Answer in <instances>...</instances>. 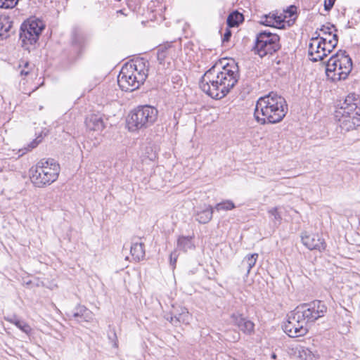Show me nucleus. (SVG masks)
Instances as JSON below:
<instances>
[{
	"label": "nucleus",
	"mask_w": 360,
	"mask_h": 360,
	"mask_svg": "<svg viewBox=\"0 0 360 360\" xmlns=\"http://www.w3.org/2000/svg\"><path fill=\"white\" fill-rule=\"evenodd\" d=\"M238 79V67L234 62L220 67L216 63L204 73L199 86L211 98L221 99L234 87Z\"/></svg>",
	"instance_id": "nucleus-1"
},
{
	"label": "nucleus",
	"mask_w": 360,
	"mask_h": 360,
	"mask_svg": "<svg viewBox=\"0 0 360 360\" xmlns=\"http://www.w3.org/2000/svg\"><path fill=\"white\" fill-rule=\"evenodd\" d=\"M288 110L285 99L274 92L260 97L256 103L254 116L260 124L281 122Z\"/></svg>",
	"instance_id": "nucleus-2"
},
{
	"label": "nucleus",
	"mask_w": 360,
	"mask_h": 360,
	"mask_svg": "<svg viewBox=\"0 0 360 360\" xmlns=\"http://www.w3.org/2000/svg\"><path fill=\"white\" fill-rule=\"evenodd\" d=\"M148 61L143 58L123 66L117 77V83L122 90L133 91L137 89L148 77Z\"/></svg>",
	"instance_id": "nucleus-3"
},
{
	"label": "nucleus",
	"mask_w": 360,
	"mask_h": 360,
	"mask_svg": "<svg viewBox=\"0 0 360 360\" xmlns=\"http://www.w3.org/2000/svg\"><path fill=\"white\" fill-rule=\"evenodd\" d=\"M335 118L342 130L349 131L360 126V99L349 94L335 111Z\"/></svg>",
	"instance_id": "nucleus-4"
},
{
	"label": "nucleus",
	"mask_w": 360,
	"mask_h": 360,
	"mask_svg": "<svg viewBox=\"0 0 360 360\" xmlns=\"http://www.w3.org/2000/svg\"><path fill=\"white\" fill-rule=\"evenodd\" d=\"M60 170V165L54 159H42L30 169L31 181L39 188L51 185L57 180Z\"/></svg>",
	"instance_id": "nucleus-5"
},
{
	"label": "nucleus",
	"mask_w": 360,
	"mask_h": 360,
	"mask_svg": "<svg viewBox=\"0 0 360 360\" xmlns=\"http://www.w3.org/2000/svg\"><path fill=\"white\" fill-rule=\"evenodd\" d=\"M352 69V58L345 51H339L328 60L326 73L328 79L337 82L347 78Z\"/></svg>",
	"instance_id": "nucleus-6"
},
{
	"label": "nucleus",
	"mask_w": 360,
	"mask_h": 360,
	"mask_svg": "<svg viewBox=\"0 0 360 360\" xmlns=\"http://www.w3.org/2000/svg\"><path fill=\"white\" fill-rule=\"evenodd\" d=\"M158 110L151 105H140L129 114L127 119L128 129L131 131L146 129L156 121Z\"/></svg>",
	"instance_id": "nucleus-7"
},
{
	"label": "nucleus",
	"mask_w": 360,
	"mask_h": 360,
	"mask_svg": "<svg viewBox=\"0 0 360 360\" xmlns=\"http://www.w3.org/2000/svg\"><path fill=\"white\" fill-rule=\"evenodd\" d=\"M281 47L280 37L277 34L265 30L257 34L253 49L255 53L263 58L266 55L274 54Z\"/></svg>",
	"instance_id": "nucleus-8"
},
{
	"label": "nucleus",
	"mask_w": 360,
	"mask_h": 360,
	"mask_svg": "<svg viewBox=\"0 0 360 360\" xmlns=\"http://www.w3.org/2000/svg\"><path fill=\"white\" fill-rule=\"evenodd\" d=\"M283 329L290 338L304 336L308 332V322L297 307L288 314Z\"/></svg>",
	"instance_id": "nucleus-9"
},
{
	"label": "nucleus",
	"mask_w": 360,
	"mask_h": 360,
	"mask_svg": "<svg viewBox=\"0 0 360 360\" xmlns=\"http://www.w3.org/2000/svg\"><path fill=\"white\" fill-rule=\"evenodd\" d=\"M44 29V24L39 19L30 18L25 21L21 25L19 34L20 39L22 41V46L29 50V46L37 43Z\"/></svg>",
	"instance_id": "nucleus-10"
},
{
	"label": "nucleus",
	"mask_w": 360,
	"mask_h": 360,
	"mask_svg": "<svg viewBox=\"0 0 360 360\" xmlns=\"http://www.w3.org/2000/svg\"><path fill=\"white\" fill-rule=\"evenodd\" d=\"M301 313L309 323H313L319 318L325 316L327 311V307L321 300H314L309 303H304L297 307Z\"/></svg>",
	"instance_id": "nucleus-11"
},
{
	"label": "nucleus",
	"mask_w": 360,
	"mask_h": 360,
	"mask_svg": "<svg viewBox=\"0 0 360 360\" xmlns=\"http://www.w3.org/2000/svg\"><path fill=\"white\" fill-rule=\"evenodd\" d=\"M177 57L176 49L171 43L161 45L157 51V58L160 64L168 68L172 60Z\"/></svg>",
	"instance_id": "nucleus-12"
},
{
	"label": "nucleus",
	"mask_w": 360,
	"mask_h": 360,
	"mask_svg": "<svg viewBox=\"0 0 360 360\" xmlns=\"http://www.w3.org/2000/svg\"><path fill=\"white\" fill-rule=\"evenodd\" d=\"M86 37L79 27H74L71 32V46L77 57H80L86 45Z\"/></svg>",
	"instance_id": "nucleus-13"
},
{
	"label": "nucleus",
	"mask_w": 360,
	"mask_h": 360,
	"mask_svg": "<svg viewBox=\"0 0 360 360\" xmlns=\"http://www.w3.org/2000/svg\"><path fill=\"white\" fill-rule=\"evenodd\" d=\"M318 37L312 38V41L309 45V56L311 57L310 59L314 62L322 60L327 56L326 49L323 47V43L321 40L318 41Z\"/></svg>",
	"instance_id": "nucleus-14"
},
{
	"label": "nucleus",
	"mask_w": 360,
	"mask_h": 360,
	"mask_svg": "<svg viewBox=\"0 0 360 360\" xmlns=\"http://www.w3.org/2000/svg\"><path fill=\"white\" fill-rule=\"evenodd\" d=\"M302 241L303 245L311 250H317L321 252L326 247L325 240L316 234H307L304 233L302 236Z\"/></svg>",
	"instance_id": "nucleus-15"
},
{
	"label": "nucleus",
	"mask_w": 360,
	"mask_h": 360,
	"mask_svg": "<svg viewBox=\"0 0 360 360\" xmlns=\"http://www.w3.org/2000/svg\"><path fill=\"white\" fill-rule=\"evenodd\" d=\"M231 318L234 325H236L243 333L246 335H252L254 333V323L243 316V314L233 313L231 314Z\"/></svg>",
	"instance_id": "nucleus-16"
},
{
	"label": "nucleus",
	"mask_w": 360,
	"mask_h": 360,
	"mask_svg": "<svg viewBox=\"0 0 360 360\" xmlns=\"http://www.w3.org/2000/svg\"><path fill=\"white\" fill-rule=\"evenodd\" d=\"M104 115L101 114H91L85 119L86 129L90 131H102L105 127Z\"/></svg>",
	"instance_id": "nucleus-17"
},
{
	"label": "nucleus",
	"mask_w": 360,
	"mask_h": 360,
	"mask_svg": "<svg viewBox=\"0 0 360 360\" xmlns=\"http://www.w3.org/2000/svg\"><path fill=\"white\" fill-rule=\"evenodd\" d=\"M14 32L13 21L8 15L0 16V40L6 39Z\"/></svg>",
	"instance_id": "nucleus-18"
},
{
	"label": "nucleus",
	"mask_w": 360,
	"mask_h": 360,
	"mask_svg": "<svg viewBox=\"0 0 360 360\" xmlns=\"http://www.w3.org/2000/svg\"><path fill=\"white\" fill-rule=\"evenodd\" d=\"M78 321L89 322L93 319V313L83 305H78L70 315Z\"/></svg>",
	"instance_id": "nucleus-19"
},
{
	"label": "nucleus",
	"mask_w": 360,
	"mask_h": 360,
	"mask_svg": "<svg viewBox=\"0 0 360 360\" xmlns=\"http://www.w3.org/2000/svg\"><path fill=\"white\" fill-rule=\"evenodd\" d=\"M130 252L136 262H139L145 257L144 244L143 243H133L130 247Z\"/></svg>",
	"instance_id": "nucleus-20"
},
{
	"label": "nucleus",
	"mask_w": 360,
	"mask_h": 360,
	"mask_svg": "<svg viewBox=\"0 0 360 360\" xmlns=\"http://www.w3.org/2000/svg\"><path fill=\"white\" fill-rule=\"evenodd\" d=\"M212 214L213 208L208 205L205 209L196 212L195 220L200 224H207L212 219Z\"/></svg>",
	"instance_id": "nucleus-21"
},
{
	"label": "nucleus",
	"mask_w": 360,
	"mask_h": 360,
	"mask_svg": "<svg viewBox=\"0 0 360 360\" xmlns=\"http://www.w3.org/2000/svg\"><path fill=\"white\" fill-rule=\"evenodd\" d=\"M243 20V15L238 11H235L229 15L226 22L229 27H234L238 26Z\"/></svg>",
	"instance_id": "nucleus-22"
},
{
	"label": "nucleus",
	"mask_w": 360,
	"mask_h": 360,
	"mask_svg": "<svg viewBox=\"0 0 360 360\" xmlns=\"http://www.w3.org/2000/svg\"><path fill=\"white\" fill-rule=\"evenodd\" d=\"M258 258V254L254 253L247 255L242 261V267L247 269V273L249 274L251 269L255 265Z\"/></svg>",
	"instance_id": "nucleus-23"
},
{
	"label": "nucleus",
	"mask_w": 360,
	"mask_h": 360,
	"mask_svg": "<svg viewBox=\"0 0 360 360\" xmlns=\"http://www.w3.org/2000/svg\"><path fill=\"white\" fill-rule=\"evenodd\" d=\"M189 312L186 308H181L179 312L175 311V319L174 321L179 326L181 323H188L189 322Z\"/></svg>",
	"instance_id": "nucleus-24"
},
{
	"label": "nucleus",
	"mask_w": 360,
	"mask_h": 360,
	"mask_svg": "<svg viewBox=\"0 0 360 360\" xmlns=\"http://www.w3.org/2000/svg\"><path fill=\"white\" fill-rule=\"evenodd\" d=\"M177 247L184 252L187 251L188 249H191L193 248L191 238L186 236L179 237L177 240Z\"/></svg>",
	"instance_id": "nucleus-25"
},
{
	"label": "nucleus",
	"mask_w": 360,
	"mask_h": 360,
	"mask_svg": "<svg viewBox=\"0 0 360 360\" xmlns=\"http://www.w3.org/2000/svg\"><path fill=\"white\" fill-rule=\"evenodd\" d=\"M276 22V21L275 20V13H270L269 14L264 15L263 16H262L259 23L265 26L275 27Z\"/></svg>",
	"instance_id": "nucleus-26"
},
{
	"label": "nucleus",
	"mask_w": 360,
	"mask_h": 360,
	"mask_svg": "<svg viewBox=\"0 0 360 360\" xmlns=\"http://www.w3.org/2000/svg\"><path fill=\"white\" fill-rule=\"evenodd\" d=\"M235 207L236 206L231 200H226L217 203L214 207V210L218 212L221 210L229 211L234 209Z\"/></svg>",
	"instance_id": "nucleus-27"
},
{
	"label": "nucleus",
	"mask_w": 360,
	"mask_h": 360,
	"mask_svg": "<svg viewBox=\"0 0 360 360\" xmlns=\"http://www.w3.org/2000/svg\"><path fill=\"white\" fill-rule=\"evenodd\" d=\"M108 338L109 340L112 343V346L116 348L118 347L117 337L115 330L114 328H109V330L108 332Z\"/></svg>",
	"instance_id": "nucleus-28"
},
{
	"label": "nucleus",
	"mask_w": 360,
	"mask_h": 360,
	"mask_svg": "<svg viewBox=\"0 0 360 360\" xmlns=\"http://www.w3.org/2000/svg\"><path fill=\"white\" fill-rule=\"evenodd\" d=\"M15 326L27 335L30 334L32 330L31 327L26 322L21 320L15 323Z\"/></svg>",
	"instance_id": "nucleus-29"
},
{
	"label": "nucleus",
	"mask_w": 360,
	"mask_h": 360,
	"mask_svg": "<svg viewBox=\"0 0 360 360\" xmlns=\"http://www.w3.org/2000/svg\"><path fill=\"white\" fill-rule=\"evenodd\" d=\"M268 212L271 216H272L274 217L273 220L274 221L275 224L276 223V221H278V223L280 224L282 218H281L280 213L278 212L277 207H273V208L270 209L268 211Z\"/></svg>",
	"instance_id": "nucleus-30"
},
{
	"label": "nucleus",
	"mask_w": 360,
	"mask_h": 360,
	"mask_svg": "<svg viewBox=\"0 0 360 360\" xmlns=\"http://www.w3.org/2000/svg\"><path fill=\"white\" fill-rule=\"evenodd\" d=\"M319 39L321 41V42L323 43V44L326 45V44L330 43V41H338V37L336 34H331L330 37L328 36H322L319 37Z\"/></svg>",
	"instance_id": "nucleus-31"
},
{
	"label": "nucleus",
	"mask_w": 360,
	"mask_h": 360,
	"mask_svg": "<svg viewBox=\"0 0 360 360\" xmlns=\"http://www.w3.org/2000/svg\"><path fill=\"white\" fill-rule=\"evenodd\" d=\"M331 28H335V26L333 25L330 26L323 25L320 30L323 32V36L330 37L332 34Z\"/></svg>",
	"instance_id": "nucleus-32"
},
{
	"label": "nucleus",
	"mask_w": 360,
	"mask_h": 360,
	"mask_svg": "<svg viewBox=\"0 0 360 360\" xmlns=\"http://www.w3.org/2000/svg\"><path fill=\"white\" fill-rule=\"evenodd\" d=\"M31 69L30 63L25 62L22 69L20 71V75L21 76H27L30 74Z\"/></svg>",
	"instance_id": "nucleus-33"
},
{
	"label": "nucleus",
	"mask_w": 360,
	"mask_h": 360,
	"mask_svg": "<svg viewBox=\"0 0 360 360\" xmlns=\"http://www.w3.org/2000/svg\"><path fill=\"white\" fill-rule=\"evenodd\" d=\"M338 44V41H330V43L329 44H326V45L323 44V47L325 48L326 49V53H327V55L328 53H330L334 49L335 47L337 46Z\"/></svg>",
	"instance_id": "nucleus-34"
},
{
	"label": "nucleus",
	"mask_w": 360,
	"mask_h": 360,
	"mask_svg": "<svg viewBox=\"0 0 360 360\" xmlns=\"http://www.w3.org/2000/svg\"><path fill=\"white\" fill-rule=\"evenodd\" d=\"M42 141V136L40 135L38 137H37L34 140H33L30 144H29V149H33L36 148L38 144Z\"/></svg>",
	"instance_id": "nucleus-35"
},
{
	"label": "nucleus",
	"mask_w": 360,
	"mask_h": 360,
	"mask_svg": "<svg viewBox=\"0 0 360 360\" xmlns=\"http://www.w3.org/2000/svg\"><path fill=\"white\" fill-rule=\"evenodd\" d=\"M177 255L176 253V252H173L170 254V257H169V263H170V265L172 266L173 269L175 268L176 266V261H177Z\"/></svg>",
	"instance_id": "nucleus-36"
},
{
	"label": "nucleus",
	"mask_w": 360,
	"mask_h": 360,
	"mask_svg": "<svg viewBox=\"0 0 360 360\" xmlns=\"http://www.w3.org/2000/svg\"><path fill=\"white\" fill-rule=\"evenodd\" d=\"M335 0H325L324 9L326 11H330L335 4Z\"/></svg>",
	"instance_id": "nucleus-37"
},
{
	"label": "nucleus",
	"mask_w": 360,
	"mask_h": 360,
	"mask_svg": "<svg viewBox=\"0 0 360 360\" xmlns=\"http://www.w3.org/2000/svg\"><path fill=\"white\" fill-rule=\"evenodd\" d=\"M296 10L295 6H290L287 8L285 13L288 14V17L292 18L296 14Z\"/></svg>",
	"instance_id": "nucleus-38"
},
{
	"label": "nucleus",
	"mask_w": 360,
	"mask_h": 360,
	"mask_svg": "<svg viewBox=\"0 0 360 360\" xmlns=\"http://www.w3.org/2000/svg\"><path fill=\"white\" fill-rule=\"evenodd\" d=\"M166 319L168 321H169L172 325L177 326L176 323H175V321H174V320L175 319V311H172L170 313V314L167 315Z\"/></svg>",
	"instance_id": "nucleus-39"
},
{
	"label": "nucleus",
	"mask_w": 360,
	"mask_h": 360,
	"mask_svg": "<svg viewBox=\"0 0 360 360\" xmlns=\"http://www.w3.org/2000/svg\"><path fill=\"white\" fill-rule=\"evenodd\" d=\"M275 20L276 21L275 22V27H278L284 22V18H283V16L281 15H278L275 14Z\"/></svg>",
	"instance_id": "nucleus-40"
},
{
	"label": "nucleus",
	"mask_w": 360,
	"mask_h": 360,
	"mask_svg": "<svg viewBox=\"0 0 360 360\" xmlns=\"http://www.w3.org/2000/svg\"><path fill=\"white\" fill-rule=\"evenodd\" d=\"M231 37V32L229 29H226L225 33L224 34V36L222 38V41L228 42L230 40Z\"/></svg>",
	"instance_id": "nucleus-41"
},
{
	"label": "nucleus",
	"mask_w": 360,
	"mask_h": 360,
	"mask_svg": "<svg viewBox=\"0 0 360 360\" xmlns=\"http://www.w3.org/2000/svg\"><path fill=\"white\" fill-rule=\"evenodd\" d=\"M6 320L8 321H9L10 323L14 324L15 326V323H17L20 321V319H18L15 316L11 317V318H8Z\"/></svg>",
	"instance_id": "nucleus-42"
},
{
	"label": "nucleus",
	"mask_w": 360,
	"mask_h": 360,
	"mask_svg": "<svg viewBox=\"0 0 360 360\" xmlns=\"http://www.w3.org/2000/svg\"><path fill=\"white\" fill-rule=\"evenodd\" d=\"M6 320L8 321H9L10 323L14 324L15 326V323H17L20 321V319H18L15 316L11 317V318H8Z\"/></svg>",
	"instance_id": "nucleus-43"
},
{
	"label": "nucleus",
	"mask_w": 360,
	"mask_h": 360,
	"mask_svg": "<svg viewBox=\"0 0 360 360\" xmlns=\"http://www.w3.org/2000/svg\"><path fill=\"white\" fill-rule=\"evenodd\" d=\"M6 1H7V0H0V3H1V4L0 5V7L9 8L11 6V5L9 4L6 3Z\"/></svg>",
	"instance_id": "nucleus-44"
},
{
	"label": "nucleus",
	"mask_w": 360,
	"mask_h": 360,
	"mask_svg": "<svg viewBox=\"0 0 360 360\" xmlns=\"http://www.w3.org/2000/svg\"><path fill=\"white\" fill-rule=\"evenodd\" d=\"M300 356H301L302 358H303V356H302V354H300ZM304 359L305 360H311V354H309V356H306L305 357H304Z\"/></svg>",
	"instance_id": "nucleus-45"
},
{
	"label": "nucleus",
	"mask_w": 360,
	"mask_h": 360,
	"mask_svg": "<svg viewBox=\"0 0 360 360\" xmlns=\"http://www.w3.org/2000/svg\"><path fill=\"white\" fill-rule=\"evenodd\" d=\"M275 62L276 63L277 65H279L281 63L280 60H276Z\"/></svg>",
	"instance_id": "nucleus-46"
},
{
	"label": "nucleus",
	"mask_w": 360,
	"mask_h": 360,
	"mask_svg": "<svg viewBox=\"0 0 360 360\" xmlns=\"http://www.w3.org/2000/svg\"><path fill=\"white\" fill-rule=\"evenodd\" d=\"M276 354H272L271 357H272L273 359H275V358H276Z\"/></svg>",
	"instance_id": "nucleus-47"
}]
</instances>
